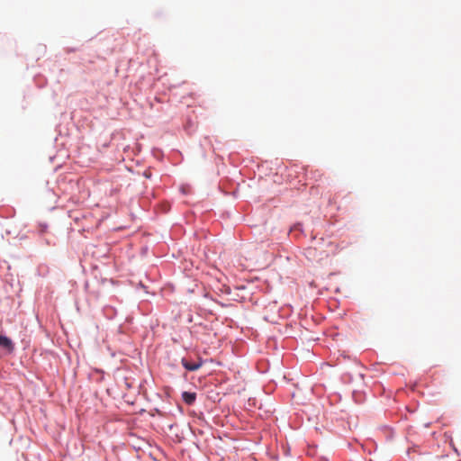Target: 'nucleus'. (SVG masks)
<instances>
[{
	"label": "nucleus",
	"mask_w": 461,
	"mask_h": 461,
	"mask_svg": "<svg viewBox=\"0 0 461 461\" xmlns=\"http://www.w3.org/2000/svg\"><path fill=\"white\" fill-rule=\"evenodd\" d=\"M182 365L184 366V367L185 369H187L189 371H195V370L199 369L202 366L203 362L201 360H199L197 362L191 363L187 359L183 358L182 359Z\"/></svg>",
	"instance_id": "obj_1"
},
{
	"label": "nucleus",
	"mask_w": 461,
	"mask_h": 461,
	"mask_svg": "<svg viewBox=\"0 0 461 461\" xmlns=\"http://www.w3.org/2000/svg\"><path fill=\"white\" fill-rule=\"evenodd\" d=\"M0 348L7 349L8 351H13L14 343L9 338L0 334Z\"/></svg>",
	"instance_id": "obj_2"
},
{
	"label": "nucleus",
	"mask_w": 461,
	"mask_h": 461,
	"mask_svg": "<svg viewBox=\"0 0 461 461\" xmlns=\"http://www.w3.org/2000/svg\"><path fill=\"white\" fill-rule=\"evenodd\" d=\"M182 398L186 404L191 405L194 402L196 394L195 393L184 392L182 393Z\"/></svg>",
	"instance_id": "obj_3"
},
{
	"label": "nucleus",
	"mask_w": 461,
	"mask_h": 461,
	"mask_svg": "<svg viewBox=\"0 0 461 461\" xmlns=\"http://www.w3.org/2000/svg\"><path fill=\"white\" fill-rule=\"evenodd\" d=\"M315 249L312 248H309L306 249V255L307 256H313Z\"/></svg>",
	"instance_id": "obj_4"
}]
</instances>
